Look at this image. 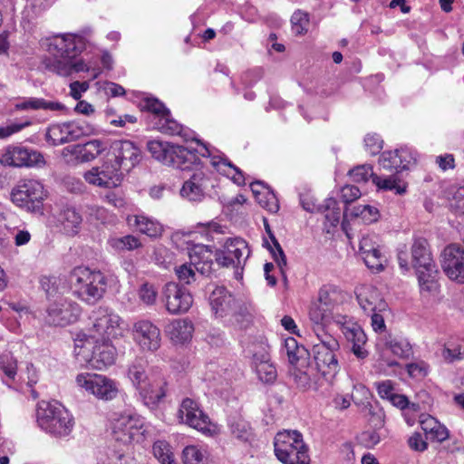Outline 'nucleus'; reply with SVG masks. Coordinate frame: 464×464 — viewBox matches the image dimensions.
<instances>
[{"label": "nucleus", "mask_w": 464, "mask_h": 464, "mask_svg": "<svg viewBox=\"0 0 464 464\" xmlns=\"http://www.w3.org/2000/svg\"><path fill=\"white\" fill-rule=\"evenodd\" d=\"M133 333L136 341L143 350L155 352L161 344L160 331L149 320H140L134 324Z\"/></svg>", "instance_id": "obj_20"}, {"label": "nucleus", "mask_w": 464, "mask_h": 464, "mask_svg": "<svg viewBox=\"0 0 464 464\" xmlns=\"http://www.w3.org/2000/svg\"><path fill=\"white\" fill-rule=\"evenodd\" d=\"M317 212L324 214L325 223L330 227H336L340 222L341 209L338 202L333 198H326L324 203L317 205Z\"/></svg>", "instance_id": "obj_38"}, {"label": "nucleus", "mask_w": 464, "mask_h": 464, "mask_svg": "<svg viewBox=\"0 0 464 464\" xmlns=\"http://www.w3.org/2000/svg\"><path fill=\"white\" fill-rule=\"evenodd\" d=\"M188 256L194 268L203 276H209L213 271L215 254L212 249L202 244L193 245L188 248Z\"/></svg>", "instance_id": "obj_26"}, {"label": "nucleus", "mask_w": 464, "mask_h": 464, "mask_svg": "<svg viewBox=\"0 0 464 464\" xmlns=\"http://www.w3.org/2000/svg\"><path fill=\"white\" fill-rule=\"evenodd\" d=\"M142 420L130 414H121L112 424L113 437L117 441L129 444L141 435Z\"/></svg>", "instance_id": "obj_19"}, {"label": "nucleus", "mask_w": 464, "mask_h": 464, "mask_svg": "<svg viewBox=\"0 0 464 464\" xmlns=\"http://www.w3.org/2000/svg\"><path fill=\"white\" fill-rule=\"evenodd\" d=\"M383 140L378 134H367L364 138L366 150L371 155L378 154L382 149Z\"/></svg>", "instance_id": "obj_59"}, {"label": "nucleus", "mask_w": 464, "mask_h": 464, "mask_svg": "<svg viewBox=\"0 0 464 464\" xmlns=\"http://www.w3.org/2000/svg\"><path fill=\"white\" fill-rule=\"evenodd\" d=\"M204 455L196 446H187L183 450V464H203Z\"/></svg>", "instance_id": "obj_58"}, {"label": "nucleus", "mask_w": 464, "mask_h": 464, "mask_svg": "<svg viewBox=\"0 0 464 464\" xmlns=\"http://www.w3.org/2000/svg\"><path fill=\"white\" fill-rule=\"evenodd\" d=\"M211 164L219 172L227 173L224 168H229L235 172V175H233L232 177L234 182L238 185L245 183V179L241 169L235 166L227 158L221 156H214L211 159Z\"/></svg>", "instance_id": "obj_42"}, {"label": "nucleus", "mask_w": 464, "mask_h": 464, "mask_svg": "<svg viewBox=\"0 0 464 464\" xmlns=\"http://www.w3.org/2000/svg\"><path fill=\"white\" fill-rule=\"evenodd\" d=\"M410 266L414 269L436 264L430 249L428 241L423 237H417L411 246Z\"/></svg>", "instance_id": "obj_29"}, {"label": "nucleus", "mask_w": 464, "mask_h": 464, "mask_svg": "<svg viewBox=\"0 0 464 464\" xmlns=\"http://www.w3.org/2000/svg\"><path fill=\"white\" fill-rule=\"evenodd\" d=\"M73 295L88 304H95L106 291V277L96 270L77 266L69 275Z\"/></svg>", "instance_id": "obj_3"}, {"label": "nucleus", "mask_w": 464, "mask_h": 464, "mask_svg": "<svg viewBox=\"0 0 464 464\" xmlns=\"http://www.w3.org/2000/svg\"><path fill=\"white\" fill-rule=\"evenodd\" d=\"M230 430L232 435L240 441H248L252 436L248 423L243 420H233L230 423Z\"/></svg>", "instance_id": "obj_52"}, {"label": "nucleus", "mask_w": 464, "mask_h": 464, "mask_svg": "<svg viewBox=\"0 0 464 464\" xmlns=\"http://www.w3.org/2000/svg\"><path fill=\"white\" fill-rule=\"evenodd\" d=\"M309 318L314 324V327L325 326L332 322L334 310L316 302L310 307Z\"/></svg>", "instance_id": "obj_36"}, {"label": "nucleus", "mask_w": 464, "mask_h": 464, "mask_svg": "<svg viewBox=\"0 0 464 464\" xmlns=\"http://www.w3.org/2000/svg\"><path fill=\"white\" fill-rule=\"evenodd\" d=\"M36 421L39 427L55 437L68 436L74 425L73 417L57 401H41L37 404Z\"/></svg>", "instance_id": "obj_4"}, {"label": "nucleus", "mask_w": 464, "mask_h": 464, "mask_svg": "<svg viewBox=\"0 0 464 464\" xmlns=\"http://www.w3.org/2000/svg\"><path fill=\"white\" fill-rule=\"evenodd\" d=\"M138 392L143 403L154 409L167 395V382L163 378H150Z\"/></svg>", "instance_id": "obj_27"}, {"label": "nucleus", "mask_w": 464, "mask_h": 464, "mask_svg": "<svg viewBox=\"0 0 464 464\" xmlns=\"http://www.w3.org/2000/svg\"><path fill=\"white\" fill-rule=\"evenodd\" d=\"M284 349L291 364L300 366L305 364L309 352L303 345H298L294 337H288L285 340Z\"/></svg>", "instance_id": "obj_34"}, {"label": "nucleus", "mask_w": 464, "mask_h": 464, "mask_svg": "<svg viewBox=\"0 0 464 464\" xmlns=\"http://www.w3.org/2000/svg\"><path fill=\"white\" fill-rule=\"evenodd\" d=\"M18 111L45 110L60 111L65 110V105L59 102L46 101L43 98L31 97L15 104Z\"/></svg>", "instance_id": "obj_33"}, {"label": "nucleus", "mask_w": 464, "mask_h": 464, "mask_svg": "<svg viewBox=\"0 0 464 464\" xmlns=\"http://www.w3.org/2000/svg\"><path fill=\"white\" fill-rule=\"evenodd\" d=\"M140 299L146 304H152L156 301L157 291L152 285L143 284L139 290Z\"/></svg>", "instance_id": "obj_60"}, {"label": "nucleus", "mask_w": 464, "mask_h": 464, "mask_svg": "<svg viewBox=\"0 0 464 464\" xmlns=\"http://www.w3.org/2000/svg\"><path fill=\"white\" fill-rule=\"evenodd\" d=\"M308 23V14L301 10L295 11L291 17L292 28L296 34L306 33Z\"/></svg>", "instance_id": "obj_55"}, {"label": "nucleus", "mask_w": 464, "mask_h": 464, "mask_svg": "<svg viewBox=\"0 0 464 464\" xmlns=\"http://www.w3.org/2000/svg\"><path fill=\"white\" fill-rule=\"evenodd\" d=\"M84 49L85 42L82 36L70 34L53 36L48 44L53 58L44 61V67L60 76L88 71L89 66L83 60H75Z\"/></svg>", "instance_id": "obj_1"}, {"label": "nucleus", "mask_w": 464, "mask_h": 464, "mask_svg": "<svg viewBox=\"0 0 464 464\" xmlns=\"http://www.w3.org/2000/svg\"><path fill=\"white\" fill-rule=\"evenodd\" d=\"M63 280L61 277L54 276H44L40 279L42 289L45 292L46 297L51 301V298L59 299L63 298Z\"/></svg>", "instance_id": "obj_37"}, {"label": "nucleus", "mask_w": 464, "mask_h": 464, "mask_svg": "<svg viewBox=\"0 0 464 464\" xmlns=\"http://www.w3.org/2000/svg\"><path fill=\"white\" fill-rule=\"evenodd\" d=\"M105 150L104 143L100 140H92L84 144L73 145L71 153L82 162L94 160Z\"/></svg>", "instance_id": "obj_30"}, {"label": "nucleus", "mask_w": 464, "mask_h": 464, "mask_svg": "<svg viewBox=\"0 0 464 464\" xmlns=\"http://www.w3.org/2000/svg\"><path fill=\"white\" fill-rule=\"evenodd\" d=\"M443 356L450 362L464 358V341H449L444 346Z\"/></svg>", "instance_id": "obj_48"}, {"label": "nucleus", "mask_w": 464, "mask_h": 464, "mask_svg": "<svg viewBox=\"0 0 464 464\" xmlns=\"http://www.w3.org/2000/svg\"><path fill=\"white\" fill-rule=\"evenodd\" d=\"M166 332L174 343H184L191 338L193 325L188 320L176 319L168 324Z\"/></svg>", "instance_id": "obj_32"}, {"label": "nucleus", "mask_w": 464, "mask_h": 464, "mask_svg": "<svg viewBox=\"0 0 464 464\" xmlns=\"http://www.w3.org/2000/svg\"><path fill=\"white\" fill-rule=\"evenodd\" d=\"M55 0H26L24 14L28 19H34L49 8Z\"/></svg>", "instance_id": "obj_46"}, {"label": "nucleus", "mask_w": 464, "mask_h": 464, "mask_svg": "<svg viewBox=\"0 0 464 464\" xmlns=\"http://www.w3.org/2000/svg\"><path fill=\"white\" fill-rule=\"evenodd\" d=\"M147 148L155 160L181 170L189 169L192 165H199L195 150L184 146L161 140H150Z\"/></svg>", "instance_id": "obj_5"}, {"label": "nucleus", "mask_w": 464, "mask_h": 464, "mask_svg": "<svg viewBox=\"0 0 464 464\" xmlns=\"http://www.w3.org/2000/svg\"><path fill=\"white\" fill-rule=\"evenodd\" d=\"M0 162L16 168H42L46 163L42 152L23 145L7 146L1 155Z\"/></svg>", "instance_id": "obj_8"}, {"label": "nucleus", "mask_w": 464, "mask_h": 464, "mask_svg": "<svg viewBox=\"0 0 464 464\" xmlns=\"http://www.w3.org/2000/svg\"><path fill=\"white\" fill-rule=\"evenodd\" d=\"M358 439L360 443L366 448H372L380 442V435L372 430L362 432Z\"/></svg>", "instance_id": "obj_61"}, {"label": "nucleus", "mask_w": 464, "mask_h": 464, "mask_svg": "<svg viewBox=\"0 0 464 464\" xmlns=\"http://www.w3.org/2000/svg\"><path fill=\"white\" fill-rule=\"evenodd\" d=\"M358 304L362 309L370 314L372 312H383L387 309V303L382 297L379 290L372 285H362L355 291Z\"/></svg>", "instance_id": "obj_25"}, {"label": "nucleus", "mask_w": 464, "mask_h": 464, "mask_svg": "<svg viewBox=\"0 0 464 464\" xmlns=\"http://www.w3.org/2000/svg\"><path fill=\"white\" fill-rule=\"evenodd\" d=\"M268 355L264 353L261 355V362L256 367V372L259 379L264 382H272L276 378V368L267 363Z\"/></svg>", "instance_id": "obj_50"}, {"label": "nucleus", "mask_w": 464, "mask_h": 464, "mask_svg": "<svg viewBox=\"0 0 464 464\" xmlns=\"http://www.w3.org/2000/svg\"><path fill=\"white\" fill-rule=\"evenodd\" d=\"M135 225L138 230L150 237H157L162 233V226L157 220L144 215L135 216Z\"/></svg>", "instance_id": "obj_40"}, {"label": "nucleus", "mask_w": 464, "mask_h": 464, "mask_svg": "<svg viewBox=\"0 0 464 464\" xmlns=\"http://www.w3.org/2000/svg\"><path fill=\"white\" fill-rule=\"evenodd\" d=\"M59 221L64 229L70 234L77 233L82 218L81 214L73 207H64L59 214Z\"/></svg>", "instance_id": "obj_35"}, {"label": "nucleus", "mask_w": 464, "mask_h": 464, "mask_svg": "<svg viewBox=\"0 0 464 464\" xmlns=\"http://www.w3.org/2000/svg\"><path fill=\"white\" fill-rule=\"evenodd\" d=\"M348 175L356 183H366L370 179L373 182V177L377 176L370 164L358 165L350 169Z\"/></svg>", "instance_id": "obj_47"}, {"label": "nucleus", "mask_w": 464, "mask_h": 464, "mask_svg": "<svg viewBox=\"0 0 464 464\" xmlns=\"http://www.w3.org/2000/svg\"><path fill=\"white\" fill-rule=\"evenodd\" d=\"M250 256L247 243L239 237L227 238L222 249L215 252V261L222 267L236 268V278L241 277L239 269L243 270L246 259Z\"/></svg>", "instance_id": "obj_7"}, {"label": "nucleus", "mask_w": 464, "mask_h": 464, "mask_svg": "<svg viewBox=\"0 0 464 464\" xmlns=\"http://www.w3.org/2000/svg\"><path fill=\"white\" fill-rule=\"evenodd\" d=\"M111 246L116 250H133L140 246V240L131 235L112 237L109 240Z\"/></svg>", "instance_id": "obj_49"}, {"label": "nucleus", "mask_w": 464, "mask_h": 464, "mask_svg": "<svg viewBox=\"0 0 464 464\" xmlns=\"http://www.w3.org/2000/svg\"><path fill=\"white\" fill-rule=\"evenodd\" d=\"M128 376L137 391L144 386L150 379L145 372V365L141 361L132 363L128 371Z\"/></svg>", "instance_id": "obj_43"}, {"label": "nucleus", "mask_w": 464, "mask_h": 464, "mask_svg": "<svg viewBox=\"0 0 464 464\" xmlns=\"http://www.w3.org/2000/svg\"><path fill=\"white\" fill-rule=\"evenodd\" d=\"M209 304L217 316L224 317L237 312V301L225 286L209 285Z\"/></svg>", "instance_id": "obj_22"}, {"label": "nucleus", "mask_w": 464, "mask_h": 464, "mask_svg": "<svg viewBox=\"0 0 464 464\" xmlns=\"http://www.w3.org/2000/svg\"><path fill=\"white\" fill-rule=\"evenodd\" d=\"M373 184L379 189L395 191L398 195H402L406 191L405 185L398 184L392 176L384 179L379 176L373 177Z\"/></svg>", "instance_id": "obj_51"}, {"label": "nucleus", "mask_w": 464, "mask_h": 464, "mask_svg": "<svg viewBox=\"0 0 464 464\" xmlns=\"http://www.w3.org/2000/svg\"><path fill=\"white\" fill-rule=\"evenodd\" d=\"M192 266L190 262L188 265L183 264L175 268L176 276L180 283L190 285L196 281V273Z\"/></svg>", "instance_id": "obj_56"}, {"label": "nucleus", "mask_w": 464, "mask_h": 464, "mask_svg": "<svg viewBox=\"0 0 464 464\" xmlns=\"http://www.w3.org/2000/svg\"><path fill=\"white\" fill-rule=\"evenodd\" d=\"M269 238L273 244V246H270L269 243L266 241L265 244L266 245L268 250L272 254V256L275 260V262L277 264V266L280 269V273L283 278V281L285 285L287 284V277L285 275V267L287 266L286 256L285 255V252L283 248L281 247L279 242L276 238L274 234H271L269 236Z\"/></svg>", "instance_id": "obj_39"}, {"label": "nucleus", "mask_w": 464, "mask_h": 464, "mask_svg": "<svg viewBox=\"0 0 464 464\" xmlns=\"http://www.w3.org/2000/svg\"><path fill=\"white\" fill-rule=\"evenodd\" d=\"M152 450L155 458H157L160 463L167 461L172 456L168 448V444L164 441H156L153 444Z\"/></svg>", "instance_id": "obj_62"}, {"label": "nucleus", "mask_w": 464, "mask_h": 464, "mask_svg": "<svg viewBox=\"0 0 464 464\" xmlns=\"http://www.w3.org/2000/svg\"><path fill=\"white\" fill-rule=\"evenodd\" d=\"M337 352H339V350H326L324 347H313L316 369L327 381H332L340 370L336 355Z\"/></svg>", "instance_id": "obj_24"}, {"label": "nucleus", "mask_w": 464, "mask_h": 464, "mask_svg": "<svg viewBox=\"0 0 464 464\" xmlns=\"http://www.w3.org/2000/svg\"><path fill=\"white\" fill-rule=\"evenodd\" d=\"M92 329L98 334L97 337L110 339L120 334L121 317L111 309L99 306L92 311Z\"/></svg>", "instance_id": "obj_16"}, {"label": "nucleus", "mask_w": 464, "mask_h": 464, "mask_svg": "<svg viewBox=\"0 0 464 464\" xmlns=\"http://www.w3.org/2000/svg\"><path fill=\"white\" fill-rule=\"evenodd\" d=\"M180 422L203 434H212L214 429L209 417L201 410L199 403L191 399L184 398L178 411Z\"/></svg>", "instance_id": "obj_12"}, {"label": "nucleus", "mask_w": 464, "mask_h": 464, "mask_svg": "<svg viewBox=\"0 0 464 464\" xmlns=\"http://www.w3.org/2000/svg\"><path fill=\"white\" fill-rule=\"evenodd\" d=\"M166 309L173 314L187 312L192 305L190 293L175 282L167 283L162 291Z\"/></svg>", "instance_id": "obj_17"}, {"label": "nucleus", "mask_w": 464, "mask_h": 464, "mask_svg": "<svg viewBox=\"0 0 464 464\" xmlns=\"http://www.w3.org/2000/svg\"><path fill=\"white\" fill-rule=\"evenodd\" d=\"M387 345L394 355L401 358L409 357L411 353V344L404 339H392Z\"/></svg>", "instance_id": "obj_54"}, {"label": "nucleus", "mask_w": 464, "mask_h": 464, "mask_svg": "<svg viewBox=\"0 0 464 464\" xmlns=\"http://www.w3.org/2000/svg\"><path fill=\"white\" fill-rule=\"evenodd\" d=\"M109 155L126 172H129L140 160V150L130 140L115 141Z\"/></svg>", "instance_id": "obj_21"}, {"label": "nucleus", "mask_w": 464, "mask_h": 464, "mask_svg": "<svg viewBox=\"0 0 464 464\" xmlns=\"http://www.w3.org/2000/svg\"><path fill=\"white\" fill-rule=\"evenodd\" d=\"M354 215L369 224L376 222L380 218L378 208L370 205L357 206L354 209Z\"/></svg>", "instance_id": "obj_53"}, {"label": "nucleus", "mask_w": 464, "mask_h": 464, "mask_svg": "<svg viewBox=\"0 0 464 464\" xmlns=\"http://www.w3.org/2000/svg\"><path fill=\"white\" fill-rule=\"evenodd\" d=\"M46 198L44 186L37 180L20 181L11 192V199L17 207L29 213H44V200Z\"/></svg>", "instance_id": "obj_6"}, {"label": "nucleus", "mask_w": 464, "mask_h": 464, "mask_svg": "<svg viewBox=\"0 0 464 464\" xmlns=\"http://www.w3.org/2000/svg\"><path fill=\"white\" fill-rule=\"evenodd\" d=\"M85 127L75 121L50 125L45 133V140L52 146H59L74 141L86 135Z\"/></svg>", "instance_id": "obj_14"}, {"label": "nucleus", "mask_w": 464, "mask_h": 464, "mask_svg": "<svg viewBox=\"0 0 464 464\" xmlns=\"http://www.w3.org/2000/svg\"><path fill=\"white\" fill-rule=\"evenodd\" d=\"M127 173L113 159L108 156L101 169H92L85 173V179L90 184L100 187H117Z\"/></svg>", "instance_id": "obj_13"}, {"label": "nucleus", "mask_w": 464, "mask_h": 464, "mask_svg": "<svg viewBox=\"0 0 464 464\" xmlns=\"http://www.w3.org/2000/svg\"><path fill=\"white\" fill-rule=\"evenodd\" d=\"M361 191L358 187L353 185H345L341 189V198L345 203H350L361 197Z\"/></svg>", "instance_id": "obj_64"}, {"label": "nucleus", "mask_w": 464, "mask_h": 464, "mask_svg": "<svg viewBox=\"0 0 464 464\" xmlns=\"http://www.w3.org/2000/svg\"><path fill=\"white\" fill-rule=\"evenodd\" d=\"M365 265L372 270L382 271L384 268L383 264L386 262L385 256L382 255L380 246L372 247V250L365 252L362 255Z\"/></svg>", "instance_id": "obj_44"}, {"label": "nucleus", "mask_w": 464, "mask_h": 464, "mask_svg": "<svg viewBox=\"0 0 464 464\" xmlns=\"http://www.w3.org/2000/svg\"><path fill=\"white\" fill-rule=\"evenodd\" d=\"M76 382L86 392L102 401L113 400L119 392L116 382L102 374L80 373L76 377Z\"/></svg>", "instance_id": "obj_9"}, {"label": "nucleus", "mask_w": 464, "mask_h": 464, "mask_svg": "<svg viewBox=\"0 0 464 464\" xmlns=\"http://www.w3.org/2000/svg\"><path fill=\"white\" fill-rule=\"evenodd\" d=\"M441 267L450 280L464 284V248L457 244L447 246L441 254Z\"/></svg>", "instance_id": "obj_15"}, {"label": "nucleus", "mask_w": 464, "mask_h": 464, "mask_svg": "<svg viewBox=\"0 0 464 464\" xmlns=\"http://www.w3.org/2000/svg\"><path fill=\"white\" fill-rule=\"evenodd\" d=\"M251 189L259 205L272 213H276L279 209L277 198L268 187L263 182L256 181L251 184Z\"/></svg>", "instance_id": "obj_31"}, {"label": "nucleus", "mask_w": 464, "mask_h": 464, "mask_svg": "<svg viewBox=\"0 0 464 464\" xmlns=\"http://www.w3.org/2000/svg\"><path fill=\"white\" fill-rule=\"evenodd\" d=\"M208 179L202 170L195 171L180 189V196L189 201L199 202L205 197Z\"/></svg>", "instance_id": "obj_28"}, {"label": "nucleus", "mask_w": 464, "mask_h": 464, "mask_svg": "<svg viewBox=\"0 0 464 464\" xmlns=\"http://www.w3.org/2000/svg\"><path fill=\"white\" fill-rule=\"evenodd\" d=\"M346 338L349 342L355 344H365L367 341L366 334L360 327H353L348 329L345 333Z\"/></svg>", "instance_id": "obj_63"}, {"label": "nucleus", "mask_w": 464, "mask_h": 464, "mask_svg": "<svg viewBox=\"0 0 464 464\" xmlns=\"http://www.w3.org/2000/svg\"><path fill=\"white\" fill-rule=\"evenodd\" d=\"M420 294L424 298L436 296L440 292V271L437 265L415 269Z\"/></svg>", "instance_id": "obj_23"}, {"label": "nucleus", "mask_w": 464, "mask_h": 464, "mask_svg": "<svg viewBox=\"0 0 464 464\" xmlns=\"http://www.w3.org/2000/svg\"><path fill=\"white\" fill-rule=\"evenodd\" d=\"M341 291L333 285H325L322 286L318 294V301L320 304L335 310L340 302Z\"/></svg>", "instance_id": "obj_41"}, {"label": "nucleus", "mask_w": 464, "mask_h": 464, "mask_svg": "<svg viewBox=\"0 0 464 464\" xmlns=\"http://www.w3.org/2000/svg\"><path fill=\"white\" fill-rule=\"evenodd\" d=\"M74 353L89 367L103 370L112 365L116 359V349L110 339L100 338L94 334H82L75 340Z\"/></svg>", "instance_id": "obj_2"}, {"label": "nucleus", "mask_w": 464, "mask_h": 464, "mask_svg": "<svg viewBox=\"0 0 464 464\" xmlns=\"http://www.w3.org/2000/svg\"><path fill=\"white\" fill-rule=\"evenodd\" d=\"M450 205L456 212L464 213V186L451 188Z\"/></svg>", "instance_id": "obj_57"}, {"label": "nucleus", "mask_w": 464, "mask_h": 464, "mask_svg": "<svg viewBox=\"0 0 464 464\" xmlns=\"http://www.w3.org/2000/svg\"><path fill=\"white\" fill-rule=\"evenodd\" d=\"M325 326L314 327L313 330L316 335L318 343L313 347H324L326 350H339L340 344L338 341L324 330Z\"/></svg>", "instance_id": "obj_45"}, {"label": "nucleus", "mask_w": 464, "mask_h": 464, "mask_svg": "<svg viewBox=\"0 0 464 464\" xmlns=\"http://www.w3.org/2000/svg\"><path fill=\"white\" fill-rule=\"evenodd\" d=\"M80 314L81 308L77 303L59 298L49 303L44 320L50 325L66 326L76 322Z\"/></svg>", "instance_id": "obj_11"}, {"label": "nucleus", "mask_w": 464, "mask_h": 464, "mask_svg": "<svg viewBox=\"0 0 464 464\" xmlns=\"http://www.w3.org/2000/svg\"><path fill=\"white\" fill-rule=\"evenodd\" d=\"M142 108L152 114L153 128L168 135H180L182 125L171 118L170 111L156 98H146Z\"/></svg>", "instance_id": "obj_10"}, {"label": "nucleus", "mask_w": 464, "mask_h": 464, "mask_svg": "<svg viewBox=\"0 0 464 464\" xmlns=\"http://www.w3.org/2000/svg\"><path fill=\"white\" fill-rule=\"evenodd\" d=\"M417 153L409 147H401L394 150L382 153L379 163L382 169L396 173L408 169L416 163Z\"/></svg>", "instance_id": "obj_18"}]
</instances>
